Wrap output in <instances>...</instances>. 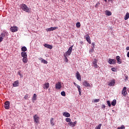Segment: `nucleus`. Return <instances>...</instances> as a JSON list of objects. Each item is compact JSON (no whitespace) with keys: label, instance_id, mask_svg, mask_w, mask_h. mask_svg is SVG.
I'll return each instance as SVG.
<instances>
[{"label":"nucleus","instance_id":"obj_1","mask_svg":"<svg viewBox=\"0 0 129 129\" xmlns=\"http://www.w3.org/2000/svg\"><path fill=\"white\" fill-rule=\"evenodd\" d=\"M21 9H22L23 12H25V13H30L31 9L29 8L28 6L26 5L25 4H21L20 5Z\"/></svg>","mask_w":129,"mask_h":129},{"label":"nucleus","instance_id":"obj_2","mask_svg":"<svg viewBox=\"0 0 129 129\" xmlns=\"http://www.w3.org/2000/svg\"><path fill=\"white\" fill-rule=\"evenodd\" d=\"M72 47H73V46L69 47L68 50L66 53V56H70V55H71V53H72Z\"/></svg>","mask_w":129,"mask_h":129},{"label":"nucleus","instance_id":"obj_3","mask_svg":"<svg viewBox=\"0 0 129 129\" xmlns=\"http://www.w3.org/2000/svg\"><path fill=\"white\" fill-rule=\"evenodd\" d=\"M10 31H11L12 33L18 32V27L17 26L11 27L10 28Z\"/></svg>","mask_w":129,"mask_h":129},{"label":"nucleus","instance_id":"obj_4","mask_svg":"<svg viewBox=\"0 0 129 129\" xmlns=\"http://www.w3.org/2000/svg\"><path fill=\"white\" fill-rule=\"evenodd\" d=\"M76 76L77 77V79L79 80V81H81V75L79 73V72L77 71L76 73Z\"/></svg>","mask_w":129,"mask_h":129},{"label":"nucleus","instance_id":"obj_5","mask_svg":"<svg viewBox=\"0 0 129 129\" xmlns=\"http://www.w3.org/2000/svg\"><path fill=\"white\" fill-rule=\"evenodd\" d=\"M4 107L6 109H10V102L6 101L4 105Z\"/></svg>","mask_w":129,"mask_h":129},{"label":"nucleus","instance_id":"obj_6","mask_svg":"<svg viewBox=\"0 0 129 129\" xmlns=\"http://www.w3.org/2000/svg\"><path fill=\"white\" fill-rule=\"evenodd\" d=\"M61 87H62V85H61L60 82H58L55 84L56 89H61Z\"/></svg>","mask_w":129,"mask_h":129},{"label":"nucleus","instance_id":"obj_7","mask_svg":"<svg viewBox=\"0 0 129 129\" xmlns=\"http://www.w3.org/2000/svg\"><path fill=\"white\" fill-rule=\"evenodd\" d=\"M108 62L109 64H110V65H111V64H115V63L116 62V60L115 59L110 58Z\"/></svg>","mask_w":129,"mask_h":129},{"label":"nucleus","instance_id":"obj_8","mask_svg":"<svg viewBox=\"0 0 129 129\" xmlns=\"http://www.w3.org/2000/svg\"><path fill=\"white\" fill-rule=\"evenodd\" d=\"M122 94L123 95V96H126V94H127V92H126V88L125 87H124L122 89Z\"/></svg>","mask_w":129,"mask_h":129},{"label":"nucleus","instance_id":"obj_9","mask_svg":"<svg viewBox=\"0 0 129 129\" xmlns=\"http://www.w3.org/2000/svg\"><path fill=\"white\" fill-rule=\"evenodd\" d=\"M33 119H34L35 122H36V123H38V122L39 121V120L40 119V117H38L37 116V115L36 114L33 116Z\"/></svg>","mask_w":129,"mask_h":129},{"label":"nucleus","instance_id":"obj_10","mask_svg":"<svg viewBox=\"0 0 129 129\" xmlns=\"http://www.w3.org/2000/svg\"><path fill=\"white\" fill-rule=\"evenodd\" d=\"M93 65L95 68H97L98 67V65H97V60L96 59H94L93 61Z\"/></svg>","mask_w":129,"mask_h":129},{"label":"nucleus","instance_id":"obj_11","mask_svg":"<svg viewBox=\"0 0 129 129\" xmlns=\"http://www.w3.org/2000/svg\"><path fill=\"white\" fill-rule=\"evenodd\" d=\"M56 29H58V27H50L49 28L46 29V31H47V32H51V31H55V30H56Z\"/></svg>","mask_w":129,"mask_h":129},{"label":"nucleus","instance_id":"obj_12","mask_svg":"<svg viewBox=\"0 0 129 129\" xmlns=\"http://www.w3.org/2000/svg\"><path fill=\"white\" fill-rule=\"evenodd\" d=\"M43 46L45 48H47V49H50V50L52 49V48H53V46L52 45L48 44H44Z\"/></svg>","mask_w":129,"mask_h":129},{"label":"nucleus","instance_id":"obj_13","mask_svg":"<svg viewBox=\"0 0 129 129\" xmlns=\"http://www.w3.org/2000/svg\"><path fill=\"white\" fill-rule=\"evenodd\" d=\"M115 84V81L111 80V81H109L108 85H109V86H114Z\"/></svg>","mask_w":129,"mask_h":129},{"label":"nucleus","instance_id":"obj_14","mask_svg":"<svg viewBox=\"0 0 129 129\" xmlns=\"http://www.w3.org/2000/svg\"><path fill=\"white\" fill-rule=\"evenodd\" d=\"M50 87V84L49 83H45L43 85L44 89H48Z\"/></svg>","mask_w":129,"mask_h":129},{"label":"nucleus","instance_id":"obj_15","mask_svg":"<svg viewBox=\"0 0 129 129\" xmlns=\"http://www.w3.org/2000/svg\"><path fill=\"white\" fill-rule=\"evenodd\" d=\"M83 85L85 86V87H88V86H90V84L87 82V81H85L83 83Z\"/></svg>","mask_w":129,"mask_h":129},{"label":"nucleus","instance_id":"obj_16","mask_svg":"<svg viewBox=\"0 0 129 129\" xmlns=\"http://www.w3.org/2000/svg\"><path fill=\"white\" fill-rule=\"evenodd\" d=\"M19 81H15L14 83L13 84V87H18L19 86Z\"/></svg>","mask_w":129,"mask_h":129},{"label":"nucleus","instance_id":"obj_17","mask_svg":"<svg viewBox=\"0 0 129 129\" xmlns=\"http://www.w3.org/2000/svg\"><path fill=\"white\" fill-rule=\"evenodd\" d=\"M86 40L89 44H91V40L90 39V36H89V35H87L86 37Z\"/></svg>","mask_w":129,"mask_h":129},{"label":"nucleus","instance_id":"obj_18","mask_svg":"<svg viewBox=\"0 0 129 129\" xmlns=\"http://www.w3.org/2000/svg\"><path fill=\"white\" fill-rule=\"evenodd\" d=\"M116 59L117 61V62L118 63V64H121V59H120V56H117L116 57Z\"/></svg>","mask_w":129,"mask_h":129},{"label":"nucleus","instance_id":"obj_19","mask_svg":"<svg viewBox=\"0 0 129 129\" xmlns=\"http://www.w3.org/2000/svg\"><path fill=\"white\" fill-rule=\"evenodd\" d=\"M63 116H65L66 117H70V113H69L67 112H63Z\"/></svg>","mask_w":129,"mask_h":129},{"label":"nucleus","instance_id":"obj_20","mask_svg":"<svg viewBox=\"0 0 129 129\" xmlns=\"http://www.w3.org/2000/svg\"><path fill=\"white\" fill-rule=\"evenodd\" d=\"M39 60H40V61H41V63H43V64H48V61L43 59V58H39Z\"/></svg>","mask_w":129,"mask_h":129},{"label":"nucleus","instance_id":"obj_21","mask_svg":"<svg viewBox=\"0 0 129 129\" xmlns=\"http://www.w3.org/2000/svg\"><path fill=\"white\" fill-rule=\"evenodd\" d=\"M21 56L23 58H26L28 57V55H27V52H21Z\"/></svg>","mask_w":129,"mask_h":129},{"label":"nucleus","instance_id":"obj_22","mask_svg":"<svg viewBox=\"0 0 129 129\" xmlns=\"http://www.w3.org/2000/svg\"><path fill=\"white\" fill-rule=\"evenodd\" d=\"M32 101L34 102L37 100V94H34L33 96L32 99Z\"/></svg>","mask_w":129,"mask_h":129},{"label":"nucleus","instance_id":"obj_23","mask_svg":"<svg viewBox=\"0 0 129 129\" xmlns=\"http://www.w3.org/2000/svg\"><path fill=\"white\" fill-rule=\"evenodd\" d=\"M129 19V13L127 12L124 16V19L125 21H126V20H128Z\"/></svg>","mask_w":129,"mask_h":129},{"label":"nucleus","instance_id":"obj_24","mask_svg":"<svg viewBox=\"0 0 129 129\" xmlns=\"http://www.w3.org/2000/svg\"><path fill=\"white\" fill-rule=\"evenodd\" d=\"M68 125L70 126H72V127H74V126H75V124H74V123L71 121L70 123H68Z\"/></svg>","mask_w":129,"mask_h":129},{"label":"nucleus","instance_id":"obj_25","mask_svg":"<svg viewBox=\"0 0 129 129\" xmlns=\"http://www.w3.org/2000/svg\"><path fill=\"white\" fill-rule=\"evenodd\" d=\"M111 105H112L113 106H115V105H116V100L114 99L112 102L111 103Z\"/></svg>","mask_w":129,"mask_h":129},{"label":"nucleus","instance_id":"obj_26","mask_svg":"<svg viewBox=\"0 0 129 129\" xmlns=\"http://www.w3.org/2000/svg\"><path fill=\"white\" fill-rule=\"evenodd\" d=\"M7 32H3L1 34V37H2V38H5V37H6V35H7Z\"/></svg>","mask_w":129,"mask_h":129},{"label":"nucleus","instance_id":"obj_27","mask_svg":"<svg viewBox=\"0 0 129 129\" xmlns=\"http://www.w3.org/2000/svg\"><path fill=\"white\" fill-rule=\"evenodd\" d=\"M22 61L24 63H27L28 62V57H23Z\"/></svg>","mask_w":129,"mask_h":129},{"label":"nucleus","instance_id":"obj_28","mask_svg":"<svg viewBox=\"0 0 129 129\" xmlns=\"http://www.w3.org/2000/svg\"><path fill=\"white\" fill-rule=\"evenodd\" d=\"M105 13L107 16H111V12L110 11H106L105 12Z\"/></svg>","mask_w":129,"mask_h":129},{"label":"nucleus","instance_id":"obj_29","mask_svg":"<svg viewBox=\"0 0 129 129\" xmlns=\"http://www.w3.org/2000/svg\"><path fill=\"white\" fill-rule=\"evenodd\" d=\"M27 47H26V46H23L21 48V50L23 52H26V51H27Z\"/></svg>","mask_w":129,"mask_h":129},{"label":"nucleus","instance_id":"obj_30","mask_svg":"<svg viewBox=\"0 0 129 129\" xmlns=\"http://www.w3.org/2000/svg\"><path fill=\"white\" fill-rule=\"evenodd\" d=\"M24 99L27 100L28 98H30V97L29 96V94H26V95L24 96Z\"/></svg>","mask_w":129,"mask_h":129},{"label":"nucleus","instance_id":"obj_31","mask_svg":"<svg viewBox=\"0 0 129 129\" xmlns=\"http://www.w3.org/2000/svg\"><path fill=\"white\" fill-rule=\"evenodd\" d=\"M81 26V24H80V22H77V24H76L77 28H80Z\"/></svg>","mask_w":129,"mask_h":129},{"label":"nucleus","instance_id":"obj_32","mask_svg":"<svg viewBox=\"0 0 129 129\" xmlns=\"http://www.w3.org/2000/svg\"><path fill=\"white\" fill-rule=\"evenodd\" d=\"M54 118H51L50 119V124H51V125H55V124L54 123V122H53V120Z\"/></svg>","mask_w":129,"mask_h":129},{"label":"nucleus","instance_id":"obj_33","mask_svg":"<svg viewBox=\"0 0 129 129\" xmlns=\"http://www.w3.org/2000/svg\"><path fill=\"white\" fill-rule=\"evenodd\" d=\"M66 121H67V122L70 123L71 122V119L70 118H67L66 119Z\"/></svg>","mask_w":129,"mask_h":129},{"label":"nucleus","instance_id":"obj_34","mask_svg":"<svg viewBox=\"0 0 129 129\" xmlns=\"http://www.w3.org/2000/svg\"><path fill=\"white\" fill-rule=\"evenodd\" d=\"M117 129H125V126L124 125H122L121 126L118 127Z\"/></svg>","mask_w":129,"mask_h":129},{"label":"nucleus","instance_id":"obj_35","mask_svg":"<svg viewBox=\"0 0 129 129\" xmlns=\"http://www.w3.org/2000/svg\"><path fill=\"white\" fill-rule=\"evenodd\" d=\"M60 94L61 95H62V96H66V93H65L64 91L61 92Z\"/></svg>","mask_w":129,"mask_h":129},{"label":"nucleus","instance_id":"obj_36","mask_svg":"<svg viewBox=\"0 0 129 129\" xmlns=\"http://www.w3.org/2000/svg\"><path fill=\"white\" fill-rule=\"evenodd\" d=\"M107 103L109 107H110V106H111V104H110V101L109 100H108L107 101Z\"/></svg>","mask_w":129,"mask_h":129},{"label":"nucleus","instance_id":"obj_37","mask_svg":"<svg viewBox=\"0 0 129 129\" xmlns=\"http://www.w3.org/2000/svg\"><path fill=\"white\" fill-rule=\"evenodd\" d=\"M77 88L78 89L79 92H81V88L80 86H78Z\"/></svg>","mask_w":129,"mask_h":129},{"label":"nucleus","instance_id":"obj_38","mask_svg":"<svg viewBox=\"0 0 129 129\" xmlns=\"http://www.w3.org/2000/svg\"><path fill=\"white\" fill-rule=\"evenodd\" d=\"M100 99H96L94 100V102H99L100 101Z\"/></svg>","mask_w":129,"mask_h":129},{"label":"nucleus","instance_id":"obj_39","mask_svg":"<svg viewBox=\"0 0 129 129\" xmlns=\"http://www.w3.org/2000/svg\"><path fill=\"white\" fill-rule=\"evenodd\" d=\"M111 70H112V71H113V72H115V71H116V69H115V68H111Z\"/></svg>","mask_w":129,"mask_h":129},{"label":"nucleus","instance_id":"obj_40","mask_svg":"<svg viewBox=\"0 0 129 129\" xmlns=\"http://www.w3.org/2000/svg\"><path fill=\"white\" fill-rule=\"evenodd\" d=\"M99 5H100V4L99 3H97L96 5H95V8H98V6H99Z\"/></svg>","mask_w":129,"mask_h":129},{"label":"nucleus","instance_id":"obj_41","mask_svg":"<svg viewBox=\"0 0 129 129\" xmlns=\"http://www.w3.org/2000/svg\"><path fill=\"white\" fill-rule=\"evenodd\" d=\"M18 75H20V77H23V75H22V74H21V72H18Z\"/></svg>","mask_w":129,"mask_h":129},{"label":"nucleus","instance_id":"obj_42","mask_svg":"<svg viewBox=\"0 0 129 129\" xmlns=\"http://www.w3.org/2000/svg\"><path fill=\"white\" fill-rule=\"evenodd\" d=\"M65 57V62H68V58H67V57H66V55H64Z\"/></svg>","mask_w":129,"mask_h":129},{"label":"nucleus","instance_id":"obj_43","mask_svg":"<svg viewBox=\"0 0 129 129\" xmlns=\"http://www.w3.org/2000/svg\"><path fill=\"white\" fill-rule=\"evenodd\" d=\"M3 40L4 38H3V37L0 36V42H3Z\"/></svg>","mask_w":129,"mask_h":129},{"label":"nucleus","instance_id":"obj_44","mask_svg":"<svg viewBox=\"0 0 129 129\" xmlns=\"http://www.w3.org/2000/svg\"><path fill=\"white\" fill-rule=\"evenodd\" d=\"M74 84L75 85V86H76V87H78V86H79V85H77V84H76V83L74 82Z\"/></svg>","mask_w":129,"mask_h":129},{"label":"nucleus","instance_id":"obj_45","mask_svg":"<svg viewBox=\"0 0 129 129\" xmlns=\"http://www.w3.org/2000/svg\"><path fill=\"white\" fill-rule=\"evenodd\" d=\"M105 107V105H102V108H104Z\"/></svg>","mask_w":129,"mask_h":129},{"label":"nucleus","instance_id":"obj_46","mask_svg":"<svg viewBox=\"0 0 129 129\" xmlns=\"http://www.w3.org/2000/svg\"><path fill=\"white\" fill-rule=\"evenodd\" d=\"M77 123V121H75V122H74V124H75V125H76Z\"/></svg>","mask_w":129,"mask_h":129},{"label":"nucleus","instance_id":"obj_47","mask_svg":"<svg viewBox=\"0 0 129 129\" xmlns=\"http://www.w3.org/2000/svg\"><path fill=\"white\" fill-rule=\"evenodd\" d=\"M90 52L91 53H92V52H93V49H90Z\"/></svg>","mask_w":129,"mask_h":129},{"label":"nucleus","instance_id":"obj_48","mask_svg":"<svg viewBox=\"0 0 129 129\" xmlns=\"http://www.w3.org/2000/svg\"><path fill=\"white\" fill-rule=\"evenodd\" d=\"M127 57H128V58H129V52H128L127 53Z\"/></svg>","mask_w":129,"mask_h":129},{"label":"nucleus","instance_id":"obj_49","mask_svg":"<svg viewBox=\"0 0 129 129\" xmlns=\"http://www.w3.org/2000/svg\"><path fill=\"white\" fill-rule=\"evenodd\" d=\"M92 45L93 47H94V45H95L94 42L92 43Z\"/></svg>","mask_w":129,"mask_h":129},{"label":"nucleus","instance_id":"obj_50","mask_svg":"<svg viewBox=\"0 0 129 129\" xmlns=\"http://www.w3.org/2000/svg\"><path fill=\"white\" fill-rule=\"evenodd\" d=\"M79 92V95H80V96H81V92Z\"/></svg>","mask_w":129,"mask_h":129},{"label":"nucleus","instance_id":"obj_51","mask_svg":"<svg viewBox=\"0 0 129 129\" xmlns=\"http://www.w3.org/2000/svg\"><path fill=\"white\" fill-rule=\"evenodd\" d=\"M126 50H129V47H126Z\"/></svg>","mask_w":129,"mask_h":129},{"label":"nucleus","instance_id":"obj_52","mask_svg":"<svg viewBox=\"0 0 129 129\" xmlns=\"http://www.w3.org/2000/svg\"><path fill=\"white\" fill-rule=\"evenodd\" d=\"M106 3L107 2V0H104Z\"/></svg>","mask_w":129,"mask_h":129},{"label":"nucleus","instance_id":"obj_53","mask_svg":"<svg viewBox=\"0 0 129 129\" xmlns=\"http://www.w3.org/2000/svg\"><path fill=\"white\" fill-rule=\"evenodd\" d=\"M45 1H48V0H45Z\"/></svg>","mask_w":129,"mask_h":129}]
</instances>
